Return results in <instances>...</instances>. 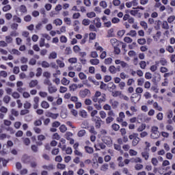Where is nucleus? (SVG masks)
Masks as SVG:
<instances>
[{
	"label": "nucleus",
	"mask_w": 175,
	"mask_h": 175,
	"mask_svg": "<svg viewBox=\"0 0 175 175\" xmlns=\"http://www.w3.org/2000/svg\"><path fill=\"white\" fill-rule=\"evenodd\" d=\"M92 121H94V122H95V128L96 129H99L100 128V126H102V122H103V121H102V119H100V117L95 116V117L92 118Z\"/></svg>",
	"instance_id": "f257e3e1"
},
{
	"label": "nucleus",
	"mask_w": 175,
	"mask_h": 175,
	"mask_svg": "<svg viewBox=\"0 0 175 175\" xmlns=\"http://www.w3.org/2000/svg\"><path fill=\"white\" fill-rule=\"evenodd\" d=\"M150 137L152 139H158V137H159V131H158L157 126L152 127V133L150 135Z\"/></svg>",
	"instance_id": "f03ea898"
},
{
	"label": "nucleus",
	"mask_w": 175,
	"mask_h": 175,
	"mask_svg": "<svg viewBox=\"0 0 175 175\" xmlns=\"http://www.w3.org/2000/svg\"><path fill=\"white\" fill-rule=\"evenodd\" d=\"M102 142L105 143L107 146L110 147L111 144H113V141L111 140V137L109 136H104L102 137Z\"/></svg>",
	"instance_id": "7ed1b4c3"
},
{
	"label": "nucleus",
	"mask_w": 175,
	"mask_h": 175,
	"mask_svg": "<svg viewBox=\"0 0 175 175\" xmlns=\"http://www.w3.org/2000/svg\"><path fill=\"white\" fill-rule=\"evenodd\" d=\"M90 95H91V91L88 89H84L79 92V96L81 98H86V96H90Z\"/></svg>",
	"instance_id": "20e7f679"
},
{
	"label": "nucleus",
	"mask_w": 175,
	"mask_h": 175,
	"mask_svg": "<svg viewBox=\"0 0 175 175\" xmlns=\"http://www.w3.org/2000/svg\"><path fill=\"white\" fill-rule=\"evenodd\" d=\"M94 148L96 151H100V150H105L106 148V145L103 143H99L97 145H94Z\"/></svg>",
	"instance_id": "39448f33"
},
{
	"label": "nucleus",
	"mask_w": 175,
	"mask_h": 175,
	"mask_svg": "<svg viewBox=\"0 0 175 175\" xmlns=\"http://www.w3.org/2000/svg\"><path fill=\"white\" fill-rule=\"evenodd\" d=\"M46 117H49L50 118H53V120H57L58 118V113H53L51 112H46L45 114Z\"/></svg>",
	"instance_id": "423d86ee"
},
{
	"label": "nucleus",
	"mask_w": 175,
	"mask_h": 175,
	"mask_svg": "<svg viewBox=\"0 0 175 175\" xmlns=\"http://www.w3.org/2000/svg\"><path fill=\"white\" fill-rule=\"evenodd\" d=\"M42 169H44V170H48L49 172L51 171V170H54L55 167L53 164H49V165H43L42 166Z\"/></svg>",
	"instance_id": "0eeeda50"
},
{
	"label": "nucleus",
	"mask_w": 175,
	"mask_h": 175,
	"mask_svg": "<svg viewBox=\"0 0 175 175\" xmlns=\"http://www.w3.org/2000/svg\"><path fill=\"white\" fill-rule=\"evenodd\" d=\"M48 91L49 94H55V92H57V87L53 85V84L49 85L48 87Z\"/></svg>",
	"instance_id": "6e6552de"
},
{
	"label": "nucleus",
	"mask_w": 175,
	"mask_h": 175,
	"mask_svg": "<svg viewBox=\"0 0 175 175\" xmlns=\"http://www.w3.org/2000/svg\"><path fill=\"white\" fill-rule=\"evenodd\" d=\"M94 24H95L96 28H100L102 27V23H100V18L98 17H96L94 21H93Z\"/></svg>",
	"instance_id": "1a4fd4ad"
},
{
	"label": "nucleus",
	"mask_w": 175,
	"mask_h": 175,
	"mask_svg": "<svg viewBox=\"0 0 175 175\" xmlns=\"http://www.w3.org/2000/svg\"><path fill=\"white\" fill-rule=\"evenodd\" d=\"M159 65V62H155V65L150 66V70L151 72H155L158 69V66Z\"/></svg>",
	"instance_id": "9d476101"
},
{
	"label": "nucleus",
	"mask_w": 175,
	"mask_h": 175,
	"mask_svg": "<svg viewBox=\"0 0 175 175\" xmlns=\"http://www.w3.org/2000/svg\"><path fill=\"white\" fill-rule=\"evenodd\" d=\"M114 37V29H109L107 31V38H113Z\"/></svg>",
	"instance_id": "9b49d317"
},
{
	"label": "nucleus",
	"mask_w": 175,
	"mask_h": 175,
	"mask_svg": "<svg viewBox=\"0 0 175 175\" xmlns=\"http://www.w3.org/2000/svg\"><path fill=\"white\" fill-rule=\"evenodd\" d=\"M142 158H144L145 161H148V158H150V153L147 151H144L142 152Z\"/></svg>",
	"instance_id": "f8f14e48"
},
{
	"label": "nucleus",
	"mask_w": 175,
	"mask_h": 175,
	"mask_svg": "<svg viewBox=\"0 0 175 175\" xmlns=\"http://www.w3.org/2000/svg\"><path fill=\"white\" fill-rule=\"evenodd\" d=\"M100 96V98L98 97L99 105H102L103 102H106V94H103Z\"/></svg>",
	"instance_id": "ddd939ff"
},
{
	"label": "nucleus",
	"mask_w": 175,
	"mask_h": 175,
	"mask_svg": "<svg viewBox=\"0 0 175 175\" xmlns=\"http://www.w3.org/2000/svg\"><path fill=\"white\" fill-rule=\"evenodd\" d=\"M61 83L63 85H69L70 81H69L66 77H63V79L61 80Z\"/></svg>",
	"instance_id": "4468645a"
},
{
	"label": "nucleus",
	"mask_w": 175,
	"mask_h": 175,
	"mask_svg": "<svg viewBox=\"0 0 175 175\" xmlns=\"http://www.w3.org/2000/svg\"><path fill=\"white\" fill-rule=\"evenodd\" d=\"M109 70L112 75H116V73H117V69L114 66H110L109 68Z\"/></svg>",
	"instance_id": "2eb2a0df"
},
{
	"label": "nucleus",
	"mask_w": 175,
	"mask_h": 175,
	"mask_svg": "<svg viewBox=\"0 0 175 175\" xmlns=\"http://www.w3.org/2000/svg\"><path fill=\"white\" fill-rule=\"evenodd\" d=\"M41 107H42V109H49L50 104H49L47 101H42L41 103Z\"/></svg>",
	"instance_id": "dca6fc26"
},
{
	"label": "nucleus",
	"mask_w": 175,
	"mask_h": 175,
	"mask_svg": "<svg viewBox=\"0 0 175 175\" xmlns=\"http://www.w3.org/2000/svg\"><path fill=\"white\" fill-rule=\"evenodd\" d=\"M38 80H32L29 83V85L30 88H33L34 87H36V85H38Z\"/></svg>",
	"instance_id": "f3484780"
},
{
	"label": "nucleus",
	"mask_w": 175,
	"mask_h": 175,
	"mask_svg": "<svg viewBox=\"0 0 175 175\" xmlns=\"http://www.w3.org/2000/svg\"><path fill=\"white\" fill-rule=\"evenodd\" d=\"M60 132H62V133H65V132H66L68 131V128L66 127V126L65 124H62L59 128Z\"/></svg>",
	"instance_id": "a211bd4d"
},
{
	"label": "nucleus",
	"mask_w": 175,
	"mask_h": 175,
	"mask_svg": "<svg viewBox=\"0 0 175 175\" xmlns=\"http://www.w3.org/2000/svg\"><path fill=\"white\" fill-rule=\"evenodd\" d=\"M90 62L91 64V65H99V59H91L90 60Z\"/></svg>",
	"instance_id": "6ab92c4d"
},
{
	"label": "nucleus",
	"mask_w": 175,
	"mask_h": 175,
	"mask_svg": "<svg viewBox=\"0 0 175 175\" xmlns=\"http://www.w3.org/2000/svg\"><path fill=\"white\" fill-rule=\"evenodd\" d=\"M5 42L7 44H10V43H13V38L10 36H5Z\"/></svg>",
	"instance_id": "aec40b11"
},
{
	"label": "nucleus",
	"mask_w": 175,
	"mask_h": 175,
	"mask_svg": "<svg viewBox=\"0 0 175 175\" xmlns=\"http://www.w3.org/2000/svg\"><path fill=\"white\" fill-rule=\"evenodd\" d=\"M110 42H111V45L113 47H117L118 46V41L117 40V39L112 38V39H111Z\"/></svg>",
	"instance_id": "412c9836"
},
{
	"label": "nucleus",
	"mask_w": 175,
	"mask_h": 175,
	"mask_svg": "<svg viewBox=\"0 0 175 175\" xmlns=\"http://www.w3.org/2000/svg\"><path fill=\"white\" fill-rule=\"evenodd\" d=\"M79 116L82 117V118H87V111L84 109H81L79 111Z\"/></svg>",
	"instance_id": "4be33fe9"
},
{
	"label": "nucleus",
	"mask_w": 175,
	"mask_h": 175,
	"mask_svg": "<svg viewBox=\"0 0 175 175\" xmlns=\"http://www.w3.org/2000/svg\"><path fill=\"white\" fill-rule=\"evenodd\" d=\"M85 150L88 154H93L94 153V148L90 146H85Z\"/></svg>",
	"instance_id": "5701e85b"
},
{
	"label": "nucleus",
	"mask_w": 175,
	"mask_h": 175,
	"mask_svg": "<svg viewBox=\"0 0 175 175\" xmlns=\"http://www.w3.org/2000/svg\"><path fill=\"white\" fill-rule=\"evenodd\" d=\"M146 128V124H142L138 128H137V132H143Z\"/></svg>",
	"instance_id": "b1692460"
},
{
	"label": "nucleus",
	"mask_w": 175,
	"mask_h": 175,
	"mask_svg": "<svg viewBox=\"0 0 175 175\" xmlns=\"http://www.w3.org/2000/svg\"><path fill=\"white\" fill-rule=\"evenodd\" d=\"M109 103L111 105V106H112V107H113V109H116V107H117V106H118V103L116 100H110Z\"/></svg>",
	"instance_id": "393cba45"
},
{
	"label": "nucleus",
	"mask_w": 175,
	"mask_h": 175,
	"mask_svg": "<svg viewBox=\"0 0 175 175\" xmlns=\"http://www.w3.org/2000/svg\"><path fill=\"white\" fill-rule=\"evenodd\" d=\"M139 142H140V138H139V137H135L133 139V146H137V144H139Z\"/></svg>",
	"instance_id": "a878e982"
},
{
	"label": "nucleus",
	"mask_w": 175,
	"mask_h": 175,
	"mask_svg": "<svg viewBox=\"0 0 175 175\" xmlns=\"http://www.w3.org/2000/svg\"><path fill=\"white\" fill-rule=\"evenodd\" d=\"M86 16L87 17H88V18H94V17L96 16V14H95V12H88Z\"/></svg>",
	"instance_id": "bb28decb"
},
{
	"label": "nucleus",
	"mask_w": 175,
	"mask_h": 175,
	"mask_svg": "<svg viewBox=\"0 0 175 175\" xmlns=\"http://www.w3.org/2000/svg\"><path fill=\"white\" fill-rule=\"evenodd\" d=\"M137 35V33H136V31L135 30H131L129 33H127L128 36H131V38H135Z\"/></svg>",
	"instance_id": "cd10ccee"
},
{
	"label": "nucleus",
	"mask_w": 175,
	"mask_h": 175,
	"mask_svg": "<svg viewBox=\"0 0 175 175\" xmlns=\"http://www.w3.org/2000/svg\"><path fill=\"white\" fill-rule=\"evenodd\" d=\"M108 169H109V164L107 163H104L100 167V170H102V172H106V170H107Z\"/></svg>",
	"instance_id": "c85d7f7f"
},
{
	"label": "nucleus",
	"mask_w": 175,
	"mask_h": 175,
	"mask_svg": "<svg viewBox=\"0 0 175 175\" xmlns=\"http://www.w3.org/2000/svg\"><path fill=\"white\" fill-rule=\"evenodd\" d=\"M139 66L141 69H146V66H147V63L146 62V61H141L139 62Z\"/></svg>",
	"instance_id": "c756f323"
},
{
	"label": "nucleus",
	"mask_w": 175,
	"mask_h": 175,
	"mask_svg": "<svg viewBox=\"0 0 175 175\" xmlns=\"http://www.w3.org/2000/svg\"><path fill=\"white\" fill-rule=\"evenodd\" d=\"M55 58H57V53H55V52L51 53V54L49 55V59H55Z\"/></svg>",
	"instance_id": "7c9ffc66"
},
{
	"label": "nucleus",
	"mask_w": 175,
	"mask_h": 175,
	"mask_svg": "<svg viewBox=\"0 0 175 175\" xmlns=\"http://www.w3.org/2000/svg\"><path fill=\"white\" fill-rule=\"evenodd\" d=\"M162 28L163 29H169V23H167V21L163 22Z\"/></svg>",
	"instance_id": "2f4dec72"
},
{
	"label": "nucleus",
	"mask_w": 175,
	"mask_h": 175,
	"mask_svg": "<svg viewBox=\"0 0 175 175\" xmlns=\"http://www.w3.org/2000/svg\"><path fill=\"white\" fill-rule=\"evenodd\" d=\"M111 62H113V59L111 57H108L105 59V65H110L111 64Z\"/></svg>",
	"instance_id": "473e14b6"
},
{
	"label": "nucleus",
	"mask_w": 175,
	"mask_h": 175,
	"mask_svg": "<svg viewBox=\"0 0 175 175\" xmlns=\"http://www.w3.org/2000/svg\"><path fill=\"white\" fill-rule=\"evenodd\" d=\"M64 23L67 24V25H72V20H70V18L66 17L64 19Z\"/></svg>",
	"instance_id": "72a5a7b5"
},
{
	"label": "nucleus",
	"mask_w": 175,
	"mask_h": 175,
	"mask_svg": "<svg viewBox=\"0 0 175 175\" xmlns=\"http://www.w3.org/2000/svg\"><path fill=\"white\" fill-rule=\"evenodd\" d=\"M174 20H175V16L172 15L167 18V23H169V24H172V23L174 21Z\"/></svg>",
	"instance_id": "f704fd0d"
},
{
	"label": "nucleus",
	"mask_w": 175,
	"mask_h": 175,
	"mask_svg": "<svg viewBox=\"0 0 175 175\" xmlns=\"http://www.w3.org/2000/svg\"><path fill=\"white\" fill-rule=\"evenodd\" d=\"M144 84V78H140L137 79V85L142 86Z\"/></svg>",
	"instance_id": "c9c22d12"
},
{
	"label": "nucleus",
	"mask_w": 175,
	"mask_h": 175,
	"mask_svg": "<svg viewBox=\"0 0 175 175\" xmlns=\"http://www.w3.org/2000/svg\"><path fill=\"white\" fill-rule=\"evenodd\" d=\"M151 162L153 166H158V159L157 158L153 157L151 160Z\"/></svg>",
	"instance_id": "e433bc0d"
},
{
	"label": "nucleus",
	"mask_w": 175,
	"mask_h": 175,
	"mask_svg": "<svg viewBox=\"0 0 175 175\" xmlns=\"http://www.w3.org/2000/svg\"><path fill=\"white\" fill-rule=\"evenodd\" d=\"M79 77L81 79V80H85L87 79V75H85L84 72H80L79 74Z\"/></svg>",
	"instance_id": "4c0bfd02"
},
{
	"label": "nucleus",
	"mask_w": 175,
	"mask_h": 175,
	"mask_svg": "<svg viewBox=\"0 0 175 175\" xmlns=\"http://www.w3.org/2000/svg\"><path fill=\"white\" fill-rule=\"evenodd\" d=\"M129 152L131 157H136L137 155V152L133 149L130 150Z\"/></svg>",
	"instance_id": "58836bf2"
},
{
	"label": "nucleus",
	"mask_w": 175,
	"mask_h": 175,
	"mask_svg": "<svg viewBox=\"0 0 175 175\" xmlns=\"http://www.w3.org/2000/svg\"><path fill=\"white\" fill-rule=\"evenodd\" d=\"M66 91H68V88L64 87V86L60 87V88H59L60 94H65V92H66Z\"/></svg>",
	"instance_id": "ea45409f"
},
{
	"label": "nucleus",
	"mask_w": 175,
	"mask_h": 175,
	"mask_svg": "<svg viewBox=\"0 0 175 175\" xmlns=\"http://www.w3.org/2000/svg\"><path fill=\"white\" fill-rule=\"evenodd\" d=\"M69 88L70 91H76L77 90V84L73 83L70 85Z\"/></svg>",
	"instance_id": "a19ab883"
},
{
	"label": "nucleus",
	"mask_w": 175,
	"mask_h": 175,
	"mask_svg": "<svg viewBox=\"0 0 175 175\" xmlns=\"http://www.w3.org/2000/svg\"><path fill=\"white\" fill-rule=\"evenodd\" d=\"M112 129L113 131H115L116 132H117V131H120V125L117 124H112Z\"/></svg>",
	"instance_id": "79ce46f5"
},
{
	"label": "nucleus",
	"mask_w": 175,
	"mask_h": 175,
	"mask_svg": "<svg viewBox=\"0 0 175 175\" xmlns=\"http://www.w3.org/2000/svg\"><path fill=\"white\" fill-rule=\"evenodd\" d=\"M99 114H100V118H102L103 120H105V118H106L107 114H106V112H105V111H100L99 112Z\"/></svg>",
	"instance_id": "37998d69"
},
{
	"label": "nucleus",
	"mask_w": 175,
	"mask_h": 175,
	"mask_svg": "<svg viewBox=\"0 0 175 175\" xmlns=\"http://www.w3.org/2000/svg\"><path fill=\"white\" fill-rule=\"evenodd\" d=\"M99 5L101 8H103V9H106V8H107V3L105 1H102L100 2Z\"/></svg>",
	"instance_id": "c03bdc74"
},
{
	"label": "nucleus",
	"mask_w": 175,
	"mask_h": 175,
	"mask_svg": "<svg viewBox=\"0 0 175 175\" xmlns=\"http://www.w3.org/2000/svg\"><path fill=\"white\" fill-rule=\"evenodd\" d=\"M57 65H59V68H64L65 66V63H64V62L59 60V59H57L56 61Z\"/></svg>",
	"instance_id": "a18cd8bd"
},
{
	"label": "nucleus",
	"mask_w": 175,
	"mask_h": 175,
	"mask_svg": "<svg viewBox=\"0 0 175 175\" xmlns=\"http://www.w3.org/2000/svg\"><path fill=\"white\" fill-rule=\"evenodd\" d=\"M29 159V157H28V155L27 154L23 155L22 157V161L23 162H24V163H27Z\"/></svg>",
	"instance_id": "49530a36"
},
{
	"label": "nucleus",
	"mask_w": 175,
	"mask_h": 175,
	"mask_svg": "<svg viewBox=\"0 0 175 175\" xmlns=\"http://www.w3.org/2000/svg\"><path fill=\"white\" fill-rule=\"evenodd\" d=\"M70 64H77V58L72 57L68 59Z\"/></svg>",
	"instance_id": "de8ad7c7"
},
{
	"label": "nucleus",
	"mask_w": 175,
	"mask_h": 175,
	"mask_svg": "<svg viewBox=\"0 0 175 175\" xmlns=\"http://www.w3.org/2000/svg\"><path fill=\"white\" fill-rule=\"evenodd\" d=\"M61 126V122L58 121H55L52 123L53 128H58V126Z\"/></svg>",
	"instance_id": "09e8293b"
},
{
	"label": "nucleus",
	"mask_w": 175,
	"mask_h": 175,
	"mask_svg": "<svg viewBox=\"0 0 175 175\" xmlns=\"http://www.w3.org/2000/svg\"><path fill=\"white\" fill-rule=\"evenodd\" d=\"M54 24H55V25H62V20L57 18L54 21Z\"/></svg>",
	"instance_id": "8fccbe9b"
},
{
	"label": "nucleus",
	"mask_w": 175,
	"mask_h": 175,
	"mask_svg": "<svg viewBox=\"0 0 175 175\" xmlns=\"http://www.w3.org/2000/svg\"><path fill=\"white\" fill-rule=\"evenodd\" d=\"M42 68H50V64L46 61H43L41 64Z\"/></svg>",
	"instance_id": "3c124183"
},
{
	"label": "nucleus",
	"mask_w": 175,
	"mask_h": 175,
	"mask_svg": "<svg viewBox=\"0 0 175 175\" xmlns=\"http://www.w3.org/2000/svg\"><path fill=\"white\" fill-rule=\"evenodd\" d=\"M12 9V6L10 5H6L5 6L3 7V12H9Z\"/></svg>",
	"instance_id": "603ef678"
},
{
	"label": "nucleus",
	"mask_w": 175,
	"mask_h": 175,
	"mask_svg": "<svg viewBox=\"0 0 175 175\" xmlns=\"http://www.w3.org/2000/svg\"><path fill=\"white\" fill-rule=\"evenodd\" d=\"M79 137H83L85 135V130H81L77 133Z\"/></svg>",
	"instance_id": "864d4df0"
},
{
	"label": "nucleus",
	"mask_w": 175,
	"mask_h": 175,
	"mask_svg": "<svg viewBox=\"0 0 175 175\" xmlns=\"http://www.w3.org/2000/svg\"><path fill=\"white\" fill-rule=\"evenodd\" d=\"M1 113H3V114H6L8 113V108H6L4 106L1 107L0 108Z\"/></svg>",
	"instance_id": "5fc2aeb1"
},
{
	"label": "nucleus",
	"mask_w": 175,
	"mask_h": 175,
	"mask_svg": "<svg viewBox=\"0 0 175 175\" xmlns=\"http://www.w3.org/2000/svg\"><path fill=\"white\" fill-rule=\"evenodd\" d=\"M4 103H9V102H10V96H4L3 99Z\"/></svg>",
	"instance_id": "6e6d98bb"
},
{
	"label": "nucleus",
	"mask_w": 175,
	"mask_h": 175,
	"mask_svg": "<svg viewBox=\"0 0 175 175\" xmlns=\"http://www.w3.org/2000/svg\"><path fill=\"white\" fill-rule=\"evenodd\" d=\"M90 57L92 58H98V52L97 51L91 52Z\"/></svg>",
	"instance_id": "4d7b16f0"
},
{
	"label": "nucleus",
	"mask_w": 175,
	"mask_h": 175,
	"mask_svg": "<svg viewBox=\"0 0 175 175\" xmlns=\"http://www.w3.org/2000/svg\"><path fill=\"white\" fill-rule=\"evenodd\" d=\"M59 152V148H54L51 151L52 155H58Z\"/></svg>",
	"instance_id": "13d9d810"
},
{
	"label": "nucleus",
	"mask_w": 175,
	"mask_h": 175,
	"mask_svg": "<svg viewBox=\"0 0 175 175\" xmlns=\"http://www.w3.org/2000/svg\"><path fill=\"white\" fill-rule=\"evenodd\" d=\"M20 11L22 13H27V7H25V5H21Z\"/></svg>",
	"instance_id": "bf43d9fd"
},
{
	"label": "nucleus",
	"mask_w": 175,
	"mask_h": 175,
	"mask_svg": "<svg viewBox=\"0 0 175 175\" xmlns=\"http://www.w3.org/2000/svg\"><path fill=\"white\" fill-rule=\"evenodd\" d=\"M11 54H14L15 55H20L21 53L18 51V50L14 49L11 51Z\"/></svg>",
	"instance_id": "052dcab7"
},
{
	"label": "nucleus",
	"mask_w": 175,
	"mask_h": 175,
	"mask_svg": "<svg viewBox=\"0 0 175 175\" xmlns=\"http://www.w3.org/2000/svg\"><path fill=\"white\" fill-rule=\"evenodd\" d=\"M137 43L141 45L146 44V40L144 38H139L137 40Z\"/></svg>",
	"instance_id": "680f3d73"
},
{
	"label": "nucleus",
	"mask_w": 175,
	"mask_h": 175,
	"mask_svg": "<svg viewBox=\"0 0 175 175\" xmlns=\"http://www.w3.org/2000/svg\"><path fill=\"white\" fill-rule=\"evenodd\" d=\"M90 19H83L82 21V24L83 25H85V26L90 25Z\"/></svg>",
	"instance_id": "e2e57ef3"
},
{
	"label": "nucleus",
	"mask_w": 175,
	"mask_h": 175,
	"mask_svg": "<svg viewBox=\"0 0 175 175\" xmlns=\"http://www.w3.org/2000/svg\"><path fill=\"white\" fill-rule=\"evenodd\" d=\"M0 77L6 78L8 77V72L6 71L2 70L0 72Z\"/></svg>",
	"instance_id": "0e129e2a"
},
{
	"label": "nucleus",
	"mask_w": 175,
	"mask_h": 175,
	"mask_svg": "<svg viewBox=\"0 0 175 175\" xmlns=\"http://www.w3.org/2000/svg\"><path fill=\"white\" fill-rule=\"evenodd\" d=\"M13 20L14 21H15V23H21V18H20V17L17 16H14Z\"/></svg>",
	"instance_id": "69168bd1"
},
{
	"label": "nucleus",
	"mask_w": 175,
	"mask_h": 175,
	"mask_svg": "<svg viewBox=\"0 0 175 175\" xmlns=\"http://www.w3.org/2000/svg\"><path fill=\"white\" fill-rule=\"evenodd\" d=\"M128 55H129L130 57H136V53L135 51H130L128 53Z\"/></svg>",
	"instance_id": "338daca9"
},
{
	"label": "nucleus",
	"mask_w": 175,
	"mask_h": 175,
	"mask_svg": "<svg viewBox=\"0 0 175 175\" xmlns=\"http://www.w3.org/2000/svg\"><path fill=\"white\" fill-rule=\"evenodd\" d=\"M135 170H142V169H143V165H142V164H137L135 166Z\"/></svg>",
	"instance_id": "774afa93"
}]
</instances>
